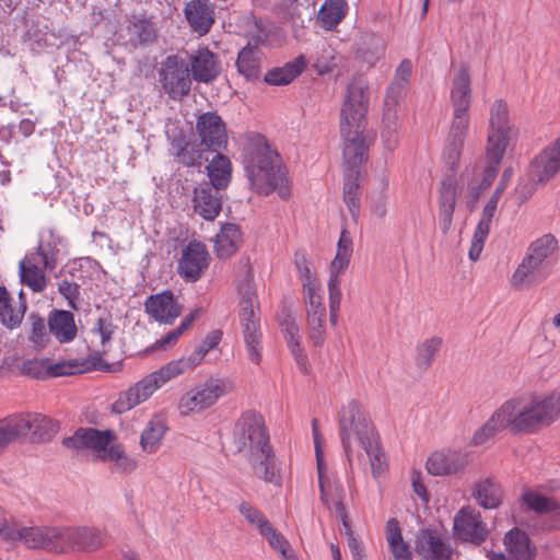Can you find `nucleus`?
Returning <instances> with one entry per match:
<instances>
[{
    "label": "nucleus",
    "mask_w": 560,
    "mask_h": 560,
    "mask_svg": "<svg viewBox=\"0 0 560 560\" xmlns=\"http://www.w3.org/2000/svg\"><path fill=\"white\" fill-rule=\"evenodd\" d=\"M368 109L369 88L362 79H352L347 86L340 112V135L343 140L342 156L346 167L342 196L353 220L360 215L359 177L368 159L369 145L363 136Z\"/></svg>",
    "instance_id": "nucleus-1"
},
{
    "label": "nucleus",
    "mask_w": 560,
    "mask_h": 560,
    "mask_svg": "<svg viewBox=\"0 0 560 560\" xmlns=\"http://www.w3.org/2000/svg\"><path fill=\"white\" fill-rule=\"evenodd\" d=\"M232 443L237 453H243L253 474L269 483H279L276 474V456L264 417L247 410L235 421Z\"/></svg>",
    "instance_id": "nucleus-2"
},
{
    "label": "nucleus",
    "mask_w": 560,
    "mask_h": 560,
    "mask_svg": "<svg viewBox=\"0 0 560 560\" xmlns=\"http://www.w3.org/2000/svg\"><path fill=\"white\" fill-rule=\"evenodd\" d=\"M222 336L223 334L220 329L210 331L190 355L171 361L158 371L144 376L128 389L121 392L118 398L112 404V411L117 415L129 411L145 401L158 388L170 380L195 369L201 363L210 350L218 347Z\"/></svg>",
    "instance_id": "nucleus-3"
},
{
    "label": "nucleus",
    "mask_w": 560,
    "mask_h": 560,
    "mask_svg": "<svg viewBox=\"0 0 560 560\" xmlns=\"http://www.w3.org/2000/svg\"><path fill=\"white\" fill-rule=\"evenodd\" d=\"M30 548L51 552H93L106 545L108 535L94 526L54 527L36 526L20 534Z\"/></svg>",
    "instance_id": "nucleus-4"
},
{
    "label": "nucleus",
    "mask_w": 560,
    "mask_h": 560,
    "mask_svg": "<svg viewBox=\"0 0 560 560\" xmlns=\"http://www.w3.org/2000/svg\"><path fill=\"white\" fill-rule=\"evenodd\" d=\"M244 170L252 189L257 194L268 196L277 191L282 199L289 198L291 190L287 170L278 152L268 143L258 142L250 147Z\"/></svg>",
    "instance_id": "nucleus-5"
},
{
    "label": "nucleus",
    "mask_w": 560,
    "mask_h": 560,
    "mask_svg": "<svg viewBox=\"0 0 560 560\" xmlns=\"http://www.w3.org/2000/svg\"><path fill=\"white\" fill-rule=\"evenodd\" d=\"M518 135V129L510 118L508 103L495 100L490 107L489 126L487 133L486 158L487 165L483 170L481 188L491 186L497 177L501 162L512 140Z\"/></svg>",
    "instance_id": "nucleus-6"
},
{
    "label": "nucleus",
    "mask_w": 560,
    "mask_h": 560,
    "mask_svg": "<svg viewBox=\"0 0 560 560\" xmlns=\"http://www.w3.org/2000/svg\"><path fill=\"white\" fill-rule=\"evenodd\" d=\"M521 398H511L502 404L509 406L510 431L514 434H533L553 423L560 417V392L542 399H534L521 406Z\"/></svg>",
    "instance_id": "nucleus-7"
},
{
    "label": "nucleus",
    "mask_w": 560,
    "mask_h": 560,
    "mask_svg": "<svg viewBox=\"0 0 560 560\" xmlns=\"http://www.w3.org/2000/svg\"><path fill=\"white\" fill-rule=\"evenodd\" d=\"M312 434L316 455L320 501L341 521L342 526H347L346 523L349 516L343 502L346 498L345 489L340 480L327 474L328 468L324 458V439L320 434L317 419L312 420Z\"/></svg>",
    "instance_id": "nucleus-8"
},
{
    "label": "nucleus",
    "mask_w": 560,
    "mask_h": 560,
    "mask_svg": "<svg viewBox=\"0 0 560 560\" xmlns=\"http://www.w3.org/2000/svg\"><path fill=\"white\" fill-rule=\"evenodd\" d=\"M339 433L343 451L350 465L352 462V438H355L360 445H363L364 442L371 441L377 435L372 421L369 419L362 406L355 400H351L341 408L339 415Z\"/></svg>",
    "instance_id": "nucleus-9"
},
{
    "label": "nucleus",
    "mask_w": 560,
    "mask_h": 560,
    "mask_svg": "<svg viewBox=\"0 0 560 560\" xmlns=\"http://www.w3.org/2000/svg\"><path fill=\"white\" fill-rule=\"evenodd\" d=\"M240 292L238 317L243 328L247 355L253 363L259 364L261 361V334L257 295L248 283L241 288Z\"/></svg>",
    "instance_id": "nucleus-10"
},
{
    "label": "nucleus",
    "mask_w": 560,
    "mask_h": 560,
    "mask_svg": "<svg viewBox=\"0 0 560 560\" xmlns=\"http://www.w3.org/2000/svg\"><path fill=\"white\" fill-rule=\"evenodd\" d=\"M159 82L170 98L182 101L191 92L192 79L186 60L178 55L167 56L158 69Z\"/></svg>",
    "instance_id": "nucleus-11"
},
{
    "label": "nucleus",
    "mask_w": 560,
    "mask_h": 560,
    "mask_svg": "<svg viewBox=\"0 0 560 560\" xmlns=\"http://www.w3.org/2000/svg\"><path fill=\"white\" fill-rule=\"evenodd\" d=\"M230 392V383L223 378L210 377L185 393L178 402L182 416L199 413L212 407L219 398Z\"/></svg>",
    "instance_id": "nucleus-12"
},
{
    "label": "nucleus",
    "mask_w": 560,
    "mask_h": 560,
    "mask_svg": "<svg viewBox=\"0 0 560 560\" xmlns=\"http://www.w3.org/2000/svg\"><path fill=\"white\" fill-rule=\"evenodd\" d=\"M308 340L314 347H322L326 339V307L319 284L304 288Z\"/></svg>",
    "instance_id": "nucleus-13"
},
{
    "label": "nucleus",
    "mask_w": 560,
    "mask_h": 560,
    "mask_svg": "<svg viewBox=\"0 0 560 560\" xmlns=\"http://www.w3.org/2000/svg\"><path fill=\"white\" fill-rule=\"evenodd\" d=\"M560 174V136L541 149L529 162L527 175L536 183L546 185Z\"/></svg>",
    "instance_id": "nucleus-14"
},
{
    "label": "nucleus",
    "mask_w": 560,
    "mask_h": 560,
    "mask_svg": "<svg viewBox=\"0 0 560 560\" xmlns=\"http://www.w3.org/2000/svg\"><path fill=\"white\" fill-rule=\"evenodd\" d=\"M471 82L469 70L462 66L457 71V156L465 139L469 136L471 105Z\"/></svg>",
    "instance_id": "nucleus-15"
},
{
    "label": "nucleus",
    "mask_w": 560,
    "mask_h": 560,
    "mask_svg": "<svg viewBox=\"0 0 560 560\" xmlns=\"http://www.w3.org/2000/svg\"><path fill=\"white\" fill-rule=\"evenodd\" d=\"M196 131L206 150L219 152L228 145V133L222 118L214 112L201 114L196 121Z\"/></svg>",
    "instance_id": "nucleus-16"
},
{
    "label": "nucleus",
    "mask_w": 560,
    "mask_h": 560,
    "mask_svg": "<svg viewBox=\"0 0 560 560\" xmlns=\"http://www.w3.org/2000/svg\"><path fill=\"white\" fill-rule=\"evenodd\" d=\"M192 81L210 84L214 82L222 71L220 57L208 47H200L189 54L186 60Z\"/></svg>",
    "instance_id": "nucleus-17"
},
{
    "label": "nucleus",
    "mask_w": 560,
    "mask_h": 560,
    "mask_svg": "<svg viewBox=\"0 0 560 560\" xmlns=\"http://www.w3.org/2000/svg\"><path fill=\"white\" fill-rule=\"evenodd\" d=\"M209 260L210 257L206 245L191 241L182 252L177 271L185 281L196 282L207 270Z\"/></svg>",
    "instance_id": "nucleus-18"
},
{
    "label": "nucleus",
    "mask_w": 560,
    "mask_h": 560,
    "mask_svg": "<svg viewBox=\"0 0 560 560\" xmlns=\"http://www.w3.org/2000/svg\"><path fill=\"white\" fill-rule=\"evenodd\" d=\"M488 536L487 524L477 509L467 505L457 511V539L480 546Z\"/></svg>",
    "instance_id": "nucleus-19"
},
{
    "label": "nucleus",
    "mask_w": 560,
    "mask_h": 560,
    "mask_svg": "<svg viewBox=\"0 0 560 560\" xmlns=\"http://www.w3.org/2000/svg\"><path fill=\"white\" fill-rule=\"evenodd\" d=\"M415 551L424 560H450L452 549L436 529L422 528L416 535Z\"/></svg>",
    "instance_id": "nucleus-20"
},
{
    "label": "nucleus",
    "mask_w": 560,
    "mask_h": 560,
    "mask_svg": "<svg viewBox=\"0 0 560 560\" xmlns=\"http://www.w3.org/2000/svg\"><path fill=\"white\" fill-rule=\"evenodd\" d=\"M194 212L207 221H213L222 210V195L220 189L203 182L194 188L192 192Z\"/></svg>",
    "instance_id": "nucleus-21"
},
{
    "label": "nucleus",
    "mask_w": 560,
    "mask_h": 560,
    "mask_svg": "<svg viewBox=\"0 0 560 560\" xmlns=\"http://www.w3.org/2000/svg\"><path fill=\"white\" fill-rule=\"evenodd\" d=\"M278 320L287 346L291 351L299 370L304 374L308 373V359L301 346L302 335L295 317L289 311H282Z\"/></svg>",
    "instance_id": "nucleus-22"
},
{
    "label": "nucleus",
    "mask_w": 560,
    "mask_h": 560,
    "mask_svg": "<svg viewBox=\"0 0 560 560\" xmlns=\"http://www.w3.org/2000/svg\"><path fill=\"white\" fill-rule=\"evenodd\" d=\"M112 430L100 431L94 428H80L72 436L65 438L62 444L73 450L90 448L100 454L115 440Z\"/></svg>",
    "instance_id": "nucleus-23"
},
{
    "label": "nucleus",
    "mask_w": 560,
    "mask_h": 560,
    "mask_svg": "<svg viewBox=\"0 0 560 560\" xmlns=\"http://www.w3.org/2000/svg\"><path fill=\"white\" fill-rule=\"evenodd\" d=\"M15 418L25 424L21 438L30 435L33 442L49 441L59 430L58 421L42 413H20Z\"/></svg>",
    "instance_id": "nucleus-24"
},
{
    "label": "nucleus",
    "mask_w": 560,
    "mask_h": 560,
    "mask_svg": "<svg viewBox=\"0 0 560 560\" xmlns=\"http://www.w3.org/2000/svg\"><path fill=\"white\" fill-rule=\"evenodd\" d=\"M547 262L538 258L528 249L521 265L516 268L512 277V284L515 287H530L542 282L549 275Z\"/></svg>",
    "instance_id": "nucleus-25"
},
{
    "label": "nucleus",
    "mask_w": 560,
    "mask_h": 560,
    "mask_svg": "<svg viewBox=\"0 0 560 560\" xmlns=\"http://www.w3.org/2000/svg\"><path fill=\"white\" fill-rule=\"evenodd\" d=\"M145 312L161 324H172L180 315V306L172 291L150 295L144 303Z\"/></svg>",
    "instance_id": "nucleus-26"
},
{
    "label": "nucleus",
    "mask_w": 560,
    "mask_h": 560,
    "mask_svg": "<svg viewBox=\"0 0 560 560\" xmlns=\"http://www.w3.org/2000/svg\"><path fill=\"white\" fill-rule=\"evenodd\" d=\"M264 52L257 43L243 47L235 61L236 70L247 82H256L261 77Z\"/></svg>",
    "instance_id": "nucleus-27"
},
{
    "label": "nucleus",
    "mask_w": 560,
    "mask_h": 560,
    "mask_svg": "<svg viewBox=\"0 0 560 560\" xmlns=\"http://www.w3.org/2000/svg\"><path fill=\"white\" fill-rule=\"evenodd\" d=\"M185 16L191 30L203 36L214 23V7L209 0H190L185 8Z\"/></svg>",
    "instance_id": "nucleus-28"
},
{
    "label": "nucleus",
    "mask_w": 560,
    "mask_h": 560,
    "mask_svg": "<svg viewBox=\"0 0 560 560\" xmlns=\"http://www.w3.org/2000/svg\"><path fill=\"white\" fill-rule=\"evenodd\" d=\"M47 326L59 343H69L77 338L78 327L70 311L54 308L48 315Z\"/></svg>",
    "instance_id": "nucleus-29"
},
{
    "label": "nucleus",
    "mask_w": 560,
    "mask_h": 560,
    "mask_svg": "<svg viewBox=\"0 0 560 560\" xmlns=\"http://www.w3.org/2000/svg\"><path fill=\"white\" fill-rule=\"evenodd\" d=\"M128 40L132 47L148 46L158 38V30L152 18L142 15H132L126 26Z\"/></svg>",
    "instance_id": "nucleus-30"
},
{
    "label": "nucleus",
    "mask_w": 560,
    "mask_h": 560,
    "mask_svg": "<svg viewBox=\"0 0 560 560\" xmlns=\"http://www.w3.org/2000/svg\"><path fill=\"white\" fill-rule=\"evenodd\" d=\"M503 545L513 560L536 559V546L529 536L518 527H513L504 534Z\"/></svg>",
    "instance_id": "nucleus-31"
},
{
    "label": "nucleus",
    "mask_w": 560,
    "mask_h": 560,
    "mask_svg": "<svg viewBox=\"0 0 560 560\" xmlns=\"http://www.w3.org/2000/svg\"><path fill=\"white\" fill-rule=\"evenodd\" d=\"M510 412L509 406L502 405L492 413V416L474 433L471 444L474 446L483 445L489 440L493 439L497 434L510 429Z\"/></svg>",
    "instance_id": "nucleus-32"
},
{
    "label": "nucleus",
    "mask_w": 560,
    "mask_h": 560,
    "mask_svg": "<svg viewBox=\"0 0 560 560\" xmlns=\"http://www.w3.org/2000/svg\"><path fill=\"white\" fill-rule=\"evenodd\" d=\"M242 243L243 233L241 228L235 223H224L215 235V255L220 259H228L238 250Z\"/></svg>",
    "instance_id": "nucleus-33"
},
{
    "label": "nucleus",
    "mask_w": 560,
    "mask_h": 560,
    "mask_svg": "<svg viewBox=\"0 0 560 560\" xmlns=\"http://www.w3.org/2000/svg\"><path fill=\"white\" fill-rule=\"evenodd\" d=\"M498 202H499V200L490 197V199L488 200V202L486 203V206L482 210L481 219L475 230V233H474V236L471 240V245L469 248V258L472 261H476L479 259L480 254L483 249L485 242L490 232L492 219L497 211Z\"/></svg>",
    "instance_id": "nucleus-34"
},
{
    "label": "nucleus",
    "mask_w": 560,
    "mask_h": 560,
    "mask_svg": "<svg viewBox=\"0 0 560 560\" xmlns=\"http://www.w3.org/2000/svg\"><path fill=\"white\" fill-rule=\"evenodd\" d=\"M176 161L184 166H200L208 161L205 153L208 151L201 143L189 142L184 136L174 138L171 142Z\"/></svg>",
    "instance_id": "nucleus-35"
},
{
    "label": "nucleus",
    "mask_w": 560,
    "mask_h": 560,
    "mask_svg": "<svg viewBox=\"0 0 560 560\" xmlns=\"http://www.w3.org/2000/svg\"><path fill=\"white\" fill-rule=\"evenodd\" d=\"M26 307V301L15 302L7 288L0 285V323L5 328H18L22 324Z\"/></svg>",
    "instance_id": "nucleus-36"
},
{
    "label": "nucleus",
    "mask_w": 560,
    "mask_h": 560,
    "mask_svg": "<svg viewBox=\"0 0 560 560\" xmlns=\"http://www.w3.org/2000/svg\"><path fill=\"white\" fill-rule=\"evenodd\" d=\"M455 209V179L447 176L441 182L439 223L442 232L446 234L452 226Z\"/></svg>",
    "instance_id": "nucleus-37"
},
{
    "label": "nucleus",
    "mask_w": 560,
    "mask_h": 560,
    "mask_svg": "<svg viewBox=\"0 0 560 560\" xmlns=\"http://www.w3.org/2000/svg\"><path fill=\"white\" fill-rule=\"evenodd\" d=\"M471 497L483 509H498L502 504L503 491L493 478H486L475 483Z\"/></svg>",
    "instance_id": "nucleus-38"
},
{
    "label": "nucleus",
    "mask_w": 560,
    "mask_h": 560,
    "mask_svg": "<svg viewBox=\"0 0 560 560\" xmlns=\"http://www.w3.org/2000/svg\"><path fill=\"white\" fill-rule=\"evenodd\" d=\"M167 431L166 420L162 416H153L140 435V445L144 453H155Z\"/></svg>",
    "instance_id": "nucleus-39"
},
{
    "label": "nucleus",
    "mask_w": 560,
    "mask_h": 560,
    "mask_svg": "<svg viewBox=\"0 0 560 560\" xmlns=\"http://www.w3.org/2000/svg\"><path fill=\"white\" fill-rule=\"evenodd\" d=\"M209 184L220 190L225 189L230 182L232 175V165L225 155H223L220 151L215 152V155L210 161L207 166Z\"/></svg>",
    "instance_id": "nucleus-40"
},
{
    "label": "nucleus",
    "mask_w": 560,
    "mask_h": 560,
    "mask_svg": "<svg viewBox=\"0 0 560 560\" xmlns=\"http://www.w3.org/2000/svg\"><path fill=\"white\" fill-rule=\"evenodd\" d=\"M35 258H27L20 262V276L23 283L34 292H43L47 285V279L43 266Z\"/></svg>",
    "instance_id": "nucleus-41"
},
{
    "label": "nucleus",
    "mask_w": 560,
    "mask_h": 560,
    "mask_svg": "<svg viewBox=\"0 0 560 560\" xmlns=\"http://www.w3.org/2000/svg\"><path fill=\"white\" fill-rule=\"evenodd\" d=\"M58 244L59 238L54 235L52 231H49L47 237H42L37 252L30 258H35L44 269L54 270L57 266Z\"/></svg>",
    "instance_id": "nucleus-42"
},
{
    "label": "nucleus",
    "mask_w": 560,
    "mask_h": 560,
    "mask_svg": "<svg viewBox=\"0 0 560 560\" xmlns=\"http://www.w3.org/2000/svg\"><path fill=\"white\" fill-rule=\"evenodd\" d=\"M303 68L304 63L301 57L300 60L268 70L264 75V81L269 85H287L303 71Z\"/></svg>",
    "instance_id": "nucleus-43"
},
{
    "label": "nucleus",
    "mask_w": 560,
    "mask_h": 560,
    "mask_svg": "<svg viewBox=\"0 0 560 560\" xmlns=\"http://www.w3.org/2000/svg\"><path fill=\"white\" fill-rule=\"evenodd\" d=\"M348 10L346 0H326L318 12V20L325 30L335 28Z\"/></svg>",
    "instance_id": "nucleus-44"
},
{
    "label": "nucleus",
    "mask_w": 560,
    "mask_h": 560,
    "mask_svg": "<svg viewBox=\"0 0 560 560\" xmlns=\"http://www.w3.org/2000/svg\"><path fill=\"white\" fill-rule=\"evenodd\" d=\"M521 501L528 510H532L537 514L560 513V505L555 499L548 498L536 491L526 490L522 494Z\"/></svg>",
    "instance_id": "nucleus-45"
},
{
    "label": "nucleus",
    "mask_w": 560,
    "mask_h": 560,
    "mask_svg": "<svg viewBox=\"0 0 560 560\" xmlns=\"http://www.w3.org/2000/svg\"><path fill=\"white\" fill-rule=\"evenodd\" d=\"M381 137L387 150L393 151L398 145L399 121L396 108H385L383 114V129Z\"/></svg>",
    "instance_id": "nucleus-46"
},
{
    "label": "nucleus",
    "mask_w": 560,
    "mask_h": 560,
    "mask_svg": "<svg viewBox=\"0 0 560 560\" xmlns=\"http://www.w3.org/2000/svg\"><path fill=\"white\" fill-rule=\"evenodd\" d=\"M455 467V452L452 450L436 451L427 460V470L433 476H445L453 472Z\"/></svg>",
    "instance_id": "nucleus-47"
},
{
    "label": "nucleus",
    "mask_w": 560,
    "mask_h": 560,
    "mask_svg": "<svg viewBox=\"0 0 560 560\" xmlns=\"http://www.w3.org/2000/svg\"><path fill=\"white\" fill-rule=\"evenodd\" d=\"M361 447L369 456L372 476L374 478H378L387 470L388 467L387 458L381 447L378 435L373 438L371 441L364 442Z\"/></svg>",
    "instance_id": "nucleus-48"
},
{
    "label": "nucleus",
    "mask_w": 560,
    "mask_h": 560,
    "mask_svg": "<svg viewBox=\"0 0 560 560\" xmlns=\"http://www.w3.org/2000/svg\"><path fill=\"white\" fill-rule=\"evenodd\" d=\"M442 346L440 337H431L418 343L416 348L415 363L418 369L425 371L434 361L435 354Z\"/></svg>",
    "instance_id": "nucleus-49"
},
{
    "label": "nucleus",
    "mask_w": 560,
    "mask_h": 560,
    "mask_svg": "<svg viewBox=\"0 0 560 560\" xmlns=\"http://www.w3.org/2000/svg\"><path fill=\"white\" fill-rule=\"evenodd\" d=\"M23 422H18L15 415L0 420V454L13 442L21 439V429H24Z\"/></svg>",
    "instance_id": "nucleus-50"
},
{
    "label": "nucleus",
    "mask_w": 560,
    "mask_h": 560,
    "mask_svg": "<svg viewBox=\"0 0 560 560\" xmlns=\"http://www.w3.org/2000/svg\"><path fill=\"white\" fill-rule=\"evenodd\" d=\"M90 369L86 361L77 359L65 360L57 363H48V377H59L83 373Z\"/></svg>",
    "instance_id": "nucleus-51"
},
{
    "label": "nucleus",
    "mask_w": 560,
    "mask_h": 560,
    "mask_svg": "<svg viewBox=\"0 0 560 560\" xmlns=\"http://www.w3.org/2000/svg\"><path fill=\"white\" fill-rule=\"evenodd\" d=\"M238 512L250 526L257 529L258 533H260L270 523L259 509L247 501H242L238 504Z\"/></svg>",
    "instance_id": "nucleus-52"
},
{
    "label": "nucleus",
    "mask_w": 560,
    "mask_h": 560,
    "mask_svg": "<svg viewBox=\"0 0 560 560\" xmlns=\"http://www.w3.org/2000/svg\"><path fill=\"white\" fill-rule=\"evenodd\" d=\"M199 310H195L185 316L177 328L167 332L162 339L155 342V348H165L175 345L178 338L192 325V323L199 316Z\"/></svg>",
    "instance_id": "nucleus-53"
},
{
    "label": "nucleus",
    "mask_w": 560,
    "mask_h": 560,
    "mask_svg": "<svg viewBox=\"0 0 560 560\" xmlns=\"http://www.w3.org/2000/svg\"><path fill=\"white\" fill-rule=\"evenodd\" d=\"M328 293H329V313L330 323L336 325L338 320V314L341 303V291H340V279L339 276L331 273L328 280Z\"/></svg>",
    "instance_id": "nucleus-54"
},
{
    "label": "nucleus",
    "mask_w": 560,
    "mask_h": 560,
    "mask_svg": "<svg viewBox=\"0 0 560 560\" xmlns=\"http://www.w3.org/2000/svg\"><path fill=\"white\" fill-rule=\"evenodd\" d=\"M259 534L268 541V545L281 556H284L290 551L289 541L277 528L273 527L271 523H269Z\"/></svg>",
    "instance_id": "nucleus-55"
},
{
    "label": "nucleus",
    "mask_w": 560,
    "mask_h": 560,
    "mask_svg": "<svg viewBox=\"0 0 560 560\" xmlns=\"http://www.w3.org/2000/svg\"><path fill=\"white\" fill-rule=\"evenodd\" d=\"M294 265L302 281L303 289L319 284L316 277L311 271L310 262L304 252L295 253Z\"/></svg>",
    "instance_id": "nucleus-56"
},
{
    "label": "nucleus",
    "mask_w": 560,
    "mask_h": 560,
    "mask_svg": "<svg viewBox=\"0 0 560 560\" xmlns=\"http://www.w3.org/2000/svg\"><path fill=\"white\" fill-rule=\"evenodd\" d=\"M557 246L556 237L551 234H546L533 242L528 249L538 255V258L540 257L546 260L557 249Z\"/></svg>",
    "instance_id": "nucleus-57"
},
{
    "label": "nucleus",
    "mask_w": 560,
    "mask_h": 560,
    "mask_svg": "<svg viewBox=\"0 0 560 560\" xmlns=\"http://www.w3.org/2000/svg\"><path fill=\"white\" fill-rule=\"evenodd\" d=\"M408 88L409 84H407L406 82H400L399 80L394 78V80L392 81L390 85L387 89L385 97V108H396L398 102L406 95Z\"/></svg>",
    "instance_id": "nucleus-58"
},
{
    "label": "nucleus",
    "mask_w": 560,
    "mask_h": 560,
    "mask_svg": "<svg viewBox=\"0 0 560 560\" xmlns=\"http://www.w3.org/2000/svg\"><path fill=\"white\" fill-rule=\"evenodd\" d=\"M48 363L47 360L42 359L30 360L23 364V371L33 378H48Z\"/></svg>",
    "instance_id": "nucleus-59"
},
{
    "label": "nucleus",
    "mask_w": 560,
    "mask_h": 560,
    "mask_svg": "<svg viewBox=\"0 0 560 560\" xmlns=\"http://www.w3.org/2000/svg\"><path fill=\"white\" fill-rule=\"evenodd\" d=\"M115 330L116 326L110 316L100 317L93 328V332L100 335L103 346L112 340Z\"/></svg>",
    "instance_id": "nucleus-60"
},
{
    "label": "nucleus",
    "mask_w": 560,
    "mask_h": 560,
    "mask_svg": "<svg viewBox=\"0 0 560 560\" xmlns=\"http://www.w3.org/2000/svg\"><path fill=\"white\" fill-rule=\"evenodd\" d=\"M58 291L68 301L69 306L77 308L75 302L80 298V285L78 283L61 280L58 283Z\"/></svg>",
    "instance_id": "nucleus-61"
},
{
    "label": "nucleus",
    "mask_w": 560,
    "mask_h": 560,
    "mask_svg": "<svg viewBox=\"0 0 560 560\" xmlns=\"http://www.w3.org/2000/svg\"><path fill=\"white\" fill-rule=\"evenodd\" d=\"M540 185L539 183L534 182L528 176L527 179H520L517 186L515 187L514 194L518 199L520 205L524 203L528 200L534 192L536 191V186Z\"/></svg>",
    "instance_id": "nucleus-62"
},
{
    "label": "nucleus",
    "mask_w": 560,
    "mask_h": 560,
    "mask_svg": "<svg viewBox=\"0 0 560 560\" xmlns=\"http://www.w3.org/2000/svg\"><path fill=\"white\" fill-rule=\"evenodd\" d=\"M345 527L346 535L348 536V547L351 551L353 560H363V547L360 540L353 535L350 524V518Z\"/></svg>",
    "instance_id": "nucleus-63"
},
{
    "label": "nucleus",
    "mask_w": 560,
    "mask_h": 560,
    "mask_svg": "<svg viewBox=\"0 0 560 560\" xmlns=\"http://www.w3.org/2000/svg\"><path fill=\"white\" fill-rule=\"evenodd\" d=\"M46 337V324L39 316H32V331L30 339L37 345L44 342Z\"/></svg>",
    "instance_id": "nucleus-64"
}]
</instances>
